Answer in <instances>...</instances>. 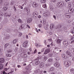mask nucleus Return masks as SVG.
Here are the masks:
<instances>
[{"instance_id":"obj_54","label":"nucleus","mask_w":74,"mask_h":74,"mask_svg":"<svg viewBox=\"0 0 74 74\" xmlns=\"http://www.w3.org/2000/svg\"><path fill=\"white\" fill-rule=\"evenodd\" d=\"M51 1H52V2H53V3H55V2H56V0H51Z\"/></svg>"},{"instance_id":"obj_51","label":"nucleus","mask_w":74,"mask_h":74,"mask_svg":"<svg viewBox=\"0 0 74 74\" xmlns=\"http://www.w3.org/2000/svg\"><path fill=\"white\" fill-rule=\"evenodd\" d=\"M5 5H6V6H8V3H5Z\"/></svg>"},{"instance_id":"obj_18","label":"nucleus","mask_w":74,"mask_h":74,"mask_svg":"<svg viewBox=\"0 0 74 74\" xmlns=\"http://www.w3.org/2000/svg\"><path fill=\"white\" fill-rule=\"evenodd\" d=\"M44 63L42 62L40 63V67L41 68L43 67H44Z\"/></svg>"},{"instance_id":"obj_46","label":"nucleus","mask_w":74,"mask_h":74,"mask_svg":"<svg viewBox=\"0 0 74 74\" xmlns=\"http://www.w3.org/2000/svg\"><path fill=\"white\" fill-rule=\"evenodd\" d=\"M21 56H23V57H25V55H24V53H22L21 54Z\"/></svg>"},{"instance_id":"obj_56","label":"nucleus","mask_w":74,"mask_h":74,"mask_svg":"<svg viewBox=\"0 0 74 74\" xmlns=\"http://www.w3.org/2000/svg\"><path fill=\"white\" fill-rule=\"evenodd\" d=\"M8 16H9V17H10V16H11V14H10L8 15Z\"/></svg>"},{"instance_id":"obj_12","label":"nucleus","mask_w":74,"mask_h":74,"mask_svg":"<svg viewBox=\"0 0 74 74\" xmlns=\"http://www.w3.org/2000/svg\"><path fill=\"white\" fill-rule=\"evenodd\" d=\"M61 41H62V40L58 39L57 40L56 42L57 44H60V43H61Z\"/></svg>"},{"instance_id":"obj_35","label":"nucleus","mask_w":74,"mask_h":74,"mask_svg":"<svg viewBox=\"0 0 74 74\" xmlns=\"http://www.w3.org/2000/svg\"><path fill=\"white\" fill-rule=\"evenodd\" d=\"M6 56L8 57H11V55L10 54H6Z\"/></svg>"},{"instance_id":"obj_9","label":"nucleus","mask_w":74,"mask_h":74,"mask_svg":"<svg viewBox=\"0 0 74 74\" xmlns=\"http://www.w3.org/2000/svg\"><path fill=\"white\" fill-rule=\"evenodd\" d=\"M63 43L65 47L67 46L68 45V42H67V41H64Z\"/></svg>"},{"instance_id":"obj_17","label":"nucleus","mask_w":74,"mask_h":74,"mask_svg":"<svg viewBox=\"0 0 74 74\" xmlns=\"http://www.w3.org/2000/svg\"><path fill=\"white\" fill-rule=\"evenodd\" d=\"M32 18H29L27 20V22L28 23H30L32 22Z\"/></svg>"},{"instance_id":"obj_48","label":"nucleus","mask_w":74,"mask_h":74,"mask_svg":"<svg viewBox=\"0 0 74 74\" xmlns=\"http://www.w3.org/2000/svg\"><path fill=\"white\" fill-rule=\"evenodd\" d=\"M72 33H74V27L73 28V30L72 31Z\"/></svg>"},{"instance_id":"obj_31","label":"nucleus","mask_w":74,"mask_h":74,"mask_svg":"<svg viewBox=\"0 0 74 74\" xmlns=\"http://www.w3.org/2000/svg\"><path fill=\"white\" fill-rule=\"evenodd\" d=\"M60 59V58H59L57 57H56V61H59V60Z\"/></svg>"},{"instance_id":"obj_43","label":"nucleus","mask_w":74,"mask_h":74,"mask_svg":"<svg viewBox=\"0 0 74 74\" xmlns=\"http://www.w3.org/2000/svg\"><path fill=\"white\" fill-rule=\"evenodd\" d=\"M14 11L15 12H16V8H15V7L14 6Z\"/></svg>"},{"instance_id":"obj_41","label":"nucleus","mask_w":74,"mask_h":74,"mask_svg":"<svg viewBox=\"0 0 74 74\" xmlns=\"http://www.w3.org/2000/svg\"><path fill=\"white\" fill-rule=\"evenodd\" d=\"M6 32L8 33L10 32V30L9 29H6Z\"/></svg>"},{"instance_id":"obj_40","label":"nucleus","mask_w":74,"mask_h":74,"mask_svg":"<svg viewBox=\"0 0 74 74\" xmlns=\"http://www.w3.org/2000/svg\"><path fill=\"white\" fill-rule=\"evenodd\" d=\"M4 15V14L3 12H0V16H3Z\"/></svg>"},{"instance_id":"obj_63","label":"nucleus","mask_w":74,"mask_h":74,"mask_svg":"<svg viewBox=\"0 0 74 74\" xmlns=\"http://www.w3.org/2000/svg\"><path fill=\"white\" fill-rule=\"evenodd\" d=\"M3 3V0H0V3Z\"/></svg>"},{"instance_id":"obj_19","label":"nucleus","mask_w":74,"mask_h":74,"mask_svg":"<svg viewBox=\"0 0 74 74\" xmlns=\"http://www.w3.org/2000/svg\"><path fill=\"white\" fill-rule=\"evenodd\" d=\"M62 30H64L65 32H66V30H67V29H66V26H64L62 28Z\"/></svg>"},{"instance_id":"obj_28","label":"nucleus","mask_w":74,"mask_h":74,"mask_svg":"<svg viewBox=\"0 0 74 74\" xmlns=\"http://www.w3.org/2000/svg\"><path fill=\"white\" fill-rule=\"evenodd\" d=\"M53 37V39H56V37H57V36L55 34H54Z\"/></svg>"},{"instance_id":"obj_16","label":"nucleus","mask_w":74,"mask_h":74,"mask_svg":"<svg viewBox=\"0 0 74 74\" xmlns=\"http://www.w3.org/2000/svg\"><path fill=\"white\" fill-rule=\"evenodd\" d=\"M56 27H57L56 29H60L62 27V25H59L58 26H56Z\"/></svg>"},{"instance_id":"obj_38","label":"nucleus","mask_w":74,"mask_h":74,"mask_svg":"<svg viewBox=\"0 0 74 74\" xmlns=\"http://www.w3.org/2000/svg\"><path fill=\"white\" fill-rule=\"evenodd\" d=\"M49 26V25H47L46 27H45V30H47V29H48V27Z\"/></svg>"},{"instance_id":"obj_2","label":"nucleus","mask_w":74,"mask_h":74,"mask_svg":"<svg viewBox=\"0 0 74 74\" xmlns=\"http://www.w3.org/2000/svg\"><path fill=\"white\" fill-rule=\"evenodd\" d=\"M33 18H37L38 17V12H35L33 13Z\"/></svg>"},{"instance_id":"obj_58","label":"nucleus","mask_w":74,"mask_h":74,"mask_svg":"<svg viewBox=\"0 0 74 74\" xmlns=\"http://www.w3.org/2000/svg\"><path fill=\"white\" fill-rule=\"evenodd\" d=\"M67 58V56H65L64 57V59H66Z\"/></svg>"},{"instance_id":"obj_11","label":"nucleus","mask_w":74,"mask_h":74,"mask_svg":"<svg viewBox=\"0 0 74 74\" xmlns=\"http://www.w3.org/2000/svg\"><path fill=\"white\" fill-rule=\"evenodd\" d=\"M65 16H66V18H71V15H70V14H66Z\"/></svg>"},{"instance_id":"obj_39","label":"nucleus","mask_w":74,"mask_h":74,"mask_svg":"<svg viewBox=\"0 0 74 74\" xmlns=\"http://www.w3.org/2000/svg\"><path fill=\"white\" fill-rule=\"evenodd\" d=\"M68 6L70 7H71V3L70 2H69L68 3Z\"/></svg>"},{"instance_id":"obj_36","label":"nucleus","mask_w":74,"mask_h":74,"mask_svg":"<svg viewBox=\"0 0 74 74\" xmlns=\"http://www.w3.org/2000/svg\"><path fill=\"white\" fill-rule=\"evenodd\" d=\"M45 66L47 67H49V66H51V64H45Z\"/></svg>"},{"instance_id":"obj_13","label":"nucleus","mask_w":74,"mask_h":74,"mask_svg":"<svg viewBox=\"0 0 74 74\" xmlns=\"http://www.w3.org/2000/svg\"><path fill=\"white\" fill-rule=\"evenodd\" d=\"M5 60L4 58H1L0 59V62L3 63L4 62Z\"/></svg>"},{"instance_id":"obj_24","label":"nucleus","mask_w":74,"mask_h":74,"mask_svg":"<svg viewBox=\"0 0 74 74\" xmlns=\"http://www.w3.org/2000/svg\"><path fill=\"white\" fill-rule=\"evenodd\" d=\"M3 64H0V70H3Z\"/></svg>"},{"instance_id":"obj_27","label":"nucleus","mask_w":74,"mask_h":74,"mask_svg":"<svg viewBox=\"0 0 74 74\" xmlns=\"http://www.w3.org/2000/svg\"><path fill=\"white\" fill-rule=\"evenodd\" d=\"M70 71L72 73H74V69H71L70 70Z\"/></svg>"},{"instance_id":"obj_7","label":"nucleus","mask_w":74,"mask_h":74,"mask_svg":"<svg viewBox=\"0 0 74 74\" xmlns=\"http://www.w3.org/2000/svg\"><path fill=\"white\" fill-rule=\"evenodd\" d=\"M49 52H50V49H47L45 50L44 53V54H47L48 53H49Z\"/></svg>"},{"instance_id":"obj_10","label":"nucleus","mask_w":74,"mask_h":74,"mask_svg":"<svg viewBox=\"0 0 74 74\" xmlns=\"http://www.w3.org/2000/svg\"><path fill=\"white\" fill-rule=\"evenodd\" d=\"M73 11H74V9L73 8L69 9V13H70V14H72Z\"/></svg>"},{"instance_id":"obj_26","label":"nucleus","mask_w":74,"mask_h":74,"mask_svg":"<svg viewBox=\"0 0 74 74\" xmlns=\"http://www.w3.org/2000/svg\"><path fill=\"white\" fill-rule=\"evenodd\" d=\"M8 8L7 7H4L3 8V10L4 11H5L6 10H7Z\"/></svg>"},{"instance_id":"obj_55","label":"nucleus","mask_w":74,"mask_h":74,"mask_svg":"<svg viewBox=\"0 0 74 74\" xmlns=\"http://www.w3.org/2000/svg\"><path fill=\"white\" fill-rule=\"evenodd\" d=\"M71 21L70 20H69L68 21V23H71Z\"/></svg>"},{"instance_id":"obj_45","label":"nucleus","mask_w":74,"mask_h":74,"mask_svg":"<svg viewBox=\"0 0 74 74\" xmlns=\"http://www.w3.org/2000/svg\"><path fill=\"white\" fill-rule=\"evenodd\" d=\"M48 62H52V59L51 58L49 59L48 60Z\"/></svg>"},{"instance_id":"obj_3","label":"nucleus","mask_w":74,"mask_h":74,"mask_svg":"<svg viewBox=\"0 0 74 74\" xmlns=\"http://www.w3.org/2000/svg\"><path fill=\"white\" fill-rule=\"evenodd\" d=\"M27 43H28V41H26L23 44V46L24 47L26 48V47L27 46Z\"/></svg>"},{"instance_id":"obj_49","label":"nucleus","mask_w":74,"mask_h":74,"mask_svg":"<svg viewBox=\"0 0 74 74\" xmlns=\"http://www.w3.org/2000/svg\"><path fill=\"white\" fill-rule=\"evenodd\" d=\"M60 38V37H59L58 36H57V37L56 38V40H58V39H59Z\"/></svg>"},{"instance_id":"obj_21","label":"nucleus","mask_w":74,"mask_h":74,"mask_svg":"<svg viewBox=\"0 0 74 74\" xmlns=\"http://www.w3.org/2000/svg\"><path fill=\"white\" fill-rule=\"evenodd\" d=\"M62 5V3L61 2H60L57 3V6H58L59 7H60V6L61 5Z\"/></svg>"},{"instance_id":"obj_6","label":"nucleus","mask_w":74,"mask_h":74,"mask_svg":"<svg viewBox=\"0 0 74 74\" xmlns=\"http://www.w3.org/2000/svg\"><path fill=\"white\" fill-rule=\"evenodd\" d=\"M54 66L56 67H59L60 66V63L58 62H56L55 63Z\"/></svg>"},{"instance_id":"obj_33","label":"nucleus","mask_w":74,"mask_h":74,"mask_svg":"<svg viewBox=\"0 0 74 74\" xmlns=\"http://www.w3.org/2000/svg\"><path fill=\"white\" fill-rule=\"evenodd\" d=\"M18 21L19 23H22V21L21 19H19L18 20Z\"/></svg>"},{"instance_id":"obj_57","label":"nucleus","mask_w":74,"mask_h":74,"mask_svg":"<svg viewBox=\"0 0 74 74\" xmlns=\"http://www.w3.org/2000/svg\"><path fill=\"white\" fill-rule=\"evenodd\" d=\"M47 42H46V40H44V43L45 44V45H46V43Z\"/></svg>"},{"instance_id":"obj_1","label":"nucleus","mask_w":74,"mask_h":74,"mask_svg":"<svg viewBox=\"0 0 74 74\" xmlns=\"http://www.w3.org/2000/svg\"><path fill=\"white\" fill-rule=\"evenodd\" d=\"M64 64L65 66L69 67V66H70L71 65V62L70 61H68L65 62Z\"/></svg>"},{"instance_id":"obj_22","label":"nucleus","mask_w":74,"mask_h":74,"mask_svg":"<svg viewBox=\"0 0 74 74\" xmlns=\"http://www.w3.org/2000/svg\"><path fill=\"white\" fill-rule=\"evenodd\" d=\"M53 27H54V25L52 24H51L50 26L51 29H52Z\"/></svg>"},{"instance_id":"obj_42","label":"nucleus","mask_w":74,"mask_h":74,"mask_svg":"<svg viewBox=\"0 0 74 74\" xmlns=\"http://www.w3.org/2000/svg\"><path fill=\"white\" fill-rule=\"evenodd\" d=\"M44 60H47V59H48V58H47V56H45L44 57Z\"/></svg>"},{"instance_id":"obj_5","label":"nucleus","mask_w":74,"mask_h":74,"mask_svg":"<svg viewBox=\"0 0 74 74\" xmlns=\"http://www.w3.org/2000/svg\"><path fill=\"white\" fill-rule=\"evenodd\" d=\"M38 5V4L36 2H34L33 3L32 6L34 8H36V7H37Z\"/></svg>"},{"instance_id":"obj_4","label":"nucleus","mask_w":74,"mask_h":74,"mask_svg":"<svg viewBox=\"0 0 74 74\" xmlns=\"http://www.w3.org/2000/svg\"><path fill=\"white\" fill-rule=\"evenodd\" d=\"M66 53L67 55H68L69 56V57H72V54L69 51H67L66 52Z\"/></svg>"},{"instance_id":"obj_64","label":"nucleus","mask_w":74,"mask_h":74,"mask_svg":"<svg viewBox=\"0 0 74 74\" xmlns=\"http://www.w3.org/2000/svg\"><path fill=\"white\" fill-rule=\"evenodd\" d=\"M24 74H27V72H24Z\"/></svg>"},{"instance_id":"obj_37","label":"nucleus","mask_w":74,"mask_h":74,"mask_svg":"<svg viewBox=\"0 0 74 74\" xmlns=\"http://www.w3.org/2000/svg\"><path fill=\"white\" fill-rule=\"evenodd\" d=\"M6 38L8 39L10 38V36H9V35H8V34H7L6 36Z\"/></svg>"},{"instance_id":"obj_59","label":"nucleus","mask_w":74,"mask_h":74,"mask_svg":"<svg viewBox=\"0 0 74 74\" xmlns=\"http://www.w3.org/2000/svg\"><path fill=\"white\" fill-rule=\"evenodd\" d=\"M3 50L1 49H0V52H2Z\"/></svg>"},{"instance_id":"obj_53","label":"nucleus","mask_w":74,"mask_h":74,"mask_svg":"<svg viewBox=\"0 0 74 74\" xmlns=\"http://www.w3.org/2000/svg\"><path fill=\"white\" fill-rule=\"evenodd\" d=\"M42 26V25H41V24H39V27H41V26Z\"/></svg>"},{"instance_id":"obj_15","label":"nucleus","mask_w":74,"mask_h":74,"mask_svg":"<svg viewBox=\"0 0 74 74\" xmlns=\"http://www.w3.org/2000/svg\"><path fill=\"white\" fill-rule=\"evenodd\" d=\"M44 15L45 16H49V12H46Z\"/></svg>"},{"instance_id":"obj_30","label":"nucleus","mask_w":74,"mask_h":74,"mask_svg":"<svg viewBox=\"0 0 74 74\" xmlns=\"http://www.w3.org/2000/svg\"><path fill=\"white\" fill-rule=\"evenodd\" d=\"M41 2L42 3H45L46 2V0H41Z\"/></svg>"},{"instance_id":"obj_8","label":"nucleus","mask_w":74,"mask_h":74,"mask_svg":"<svg viewBox=\"0 0 74 74\" xmlns=\"http://www.w3.org/2000/svg\"><path fill=\"white\" fill-rule=\"evenodd\" d=\"M24 10L25 11L27 12V13L29 14L30 12V10L29 9V8H25Z\"/></svg>"},{"instance_id":"obj_52","label":"nucleus","mask_w":74,"mask_h":74,"mask_svg":"<svg viewBox=\"0 0 74 74\" xmlns=\"http://www.w3.org/2000/svg\"><path fill=\"white\" fill-rule=\"evenodd\" d=\"M48 40L49 42L50 41L51 42L52 41V39L51 38H50L49 39H48Z\"/></svg>"},{"instance_id":"obj_23","label":"nucleus","mask_w":74,"mask_h":74,"mask_svg":"<svg viewBox=\"0 0 74 74\" xmlns=\"http://www.w3.org/2000/svg\"><path fill=\"white\" fill-rule=\"evenodd\" d=\"M40 62L39 60H38L36 62L35 64L36 65H38V64H40Z\"/></svg>"},{"instance_id":"obj_62","label":"nucleus","mask_w":74,"mask_h":74,"mask_svg":"<svg viewBox=\"0 0 74 74\" xmlns=\"http://www.w3.org/2000/svg\"><path fill=\"white\" fill-rule=\"evenodd\" d=\"M62 58H64V56H65V55H64V54H62Z\"/></svg>"},{"instance_id":"obj_20","label":"nucleus","mask_w":74,"mask_h":74,"mask_svg":"<svg viewBox=\"0 0 74 74\" xmlns=\"http://www.w3.org/2000/svg\"><path fill=\"white\" fill-rule=\"evenodd\" d=\"M24 27H25V26L24 25L22 24L21 25V26H20V27H19V29H23V28H24Z\"/></svg>"},{"instance_id":"obj_32","label":"nucleus","mask_w":74,"mask_h":74,"mask_svg":"<svg viewBox=\"0 0 74 74\" xmlns=\"http://www.w3.org/2000/svg\"><path fill=\"white\" fill-rule=\"evenodd\" d=\"M50 70L51 71H54V68L53 67H51L50 68Z\"/></svg>"},{"instance_id":"obj_29","label":"nucleus","mask_w":74,"mask_h":74,"mask_svg":"<svg viewBox=\"0 0 74 74\" xmlns=\"http://www.w3.org/2000/svg\"><path fill=\"white\" fill-rule=\"evenodd\" d=\"M8 45H9V44L7 43V44H5V48H7V47H8Z\"/></svg>"},{"instance_id":"obj_60","label":"nucleus","mask_w":74,"mask_h":74,"mask_svg":"<svg viewBox=\"0 0 74 74\" xmlns=\"http://www.w3.org/2000/svg\"><path fill=\"white\" fill-rule=\"evenodd\" d=\"M49 34L50 35H52V32H49Z\"/></svg>"},{"instance_id":"obj_34","label":"nucleus","mask_w":74,"mask_h":74,"mask_svg":"<svg viewBox=\"0 0 74 74\" xmlns=\"http://www.w3.org/2000/svg\"><path fill=\"white\" fill-rule=\"evenodd\" d=\"M18 51V48H17V47H16L15 49V52H17Z\"/></svg>"},{"instance_id":"obj_50","label":"nucleus","mask_w":74,"mask_h":74,"mask_svg":"<svg viewBox=\"0 0 74 74\" xmlns=\"http://www.w3.org/2000/svg\"><path fill=\"white\" fill-rule=\"evenodd\" d=\"M14 4V3L13 2H12L10 3V5H13Z\"/></svg>"},{"instance_id":"obj_47","label":"nucleus","mask_w":74,"mask_h":74,"mask_svg":"<svg viewBox=\"0 0 74 74\" xmlns=\"http://www.w3.org/2000/svg\"><path fill=\"white\" fill-rule=\"evenodd\" d=\"M4 15L5 16H8V14H7V13H5L4 14Z\"/></svg>"},{"instance_id":"obj_14","label":"nucleus","mask_w":74,"mask_h":74,"mask_svg":"<svg viewBox=\"0 0 74 74\" xmlns=\"http://www.w3.org/2000/svg\"><path fill=\"white\" fill-rule=\"evenodd\" d=\"M70 52L72 55H74V49L73 48L71 49L70 50Z\"/></svg>"},{"instance_id":"obj_44","label":"nucleus","mask_w":74,"mask_h":74,"mask_svg":"<svg viewBox=\"0 0 74 74\" xmlns=\"http://www.w3.org/2000/svg\"><path fill=\"white\" fill-rule=\"evenodd\" d=\"M34 73L35 74H36V73H38V70H35L34 71Z\"/></svg>"},{"instance_id":"obj_61","label":"nucleus","mask_w":74,"mask_h":74,"mask_svg":"<svg viewBox=\"0 0 74 74\" xmlns=\"http://www.w3.org/2000/svg\"><path fill=\"white\" fill-rule=\"evenodd\" d=\"M43 7L44 8H46V7H47V6H46V5H43Z\"/></svg>"},{"instance_id":"obj_25","label":"nucleus","mask_w":74,"mask_h":74,"mask_svg":"<svg viewBox=\"0 0 74 74\" xmlns=\"http://www.w3.org/2000/svg\"><path fill=\"white\" fill-rule=\"evenodd\" d=\"M17 42V40L16 39H14L13 41V44H16Z\"/></svg>"}]
</instances>
